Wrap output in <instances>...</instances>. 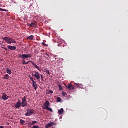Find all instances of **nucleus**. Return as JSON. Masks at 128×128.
<instances>
[{"instance_id": "obj_1", "label": "nucleus", "mask_w": 128, "mask_h": 128, "mask_svg": "<svg viewBox=\"0 0 128 128\" xmlns=\"http://www.w3.org/2000/svg\"><path fill=\"white\" fill-rule=\"evenodd\" d=\"M32 54H24L22 55L21 54H20L18 55V57L20 58H22V63L24 65H26V58H32Z\"/></svg>"}, {"instance_id": "obj_2", "label": "nucleus", "mask_w": 128, "mask_h": 128, "mask_svg": "<svg viewBox=\"0 0 128 128\" xmlns=\"http://www.w3.org/2000/svg\"><path fill=\"white\" fill-rule=\"evenodd\" d=\"M30 78L32 82V86L35 90H37L38 88V84H36V82L34 81L33 78L32 76H30Z\"/></svg>"}, {"instance_id": "obj_3", "label": "nucleus", "mask_w": 128, "mask_h": 128, "mask_svg": "<svg viewBox=\"0 0 128 128\" xmlns=\"http://www.w3.org/2000/svg\"><path fill=\"white\" fill-rule=\"evenodd\" d=\"M33 76L36 78V80H38L40 78V74L37 72H34L33 74H32Z\"/></svg>"}, {"instance_id": "obj_4", "label": "nucleus", "mask_w": 128, "mask_h": 128, "mask_svg": "<svg viewBox=\"0 0 128 128\" xmlns=\"http://www.w3.org/2000/svg\"><path fill=\"white\" fill-rule=\"evenodd\" d=\"M22 108L26 107V106H28V102L26 101V96L22 99Z\"/></svg>"}, {"instance_id": "obj_5", "label": "nucleus", "mask_w": 128, "mask_h": 128, "mask_svg": "<svg viewBox=\"0 0 128 128\" xmlns=\"http://www.w3.org/2000/svg\"><path fill=\"white\" fill-rule=\"evenodd\" d=\"M2 39L5 41V42L8 43L9 45H11L12 38H10L9 37H4Z\"/></svg>"}, {"instance_id": "obj_6", "label": "nucleus", "mask_w": 128, "mask_h": 128, "mask_svg": "<svg viewBox=\"0 0 128 128\" xmlns=\"http://www.w3.org/2000/svg\"><path fill=\"white\" fill-rule=\"evenodd\" d=\"M50 104L49 102V101H46V102L44 104L42 108L43 110H48V108L50 107Z\"/></svg>"}, {"instance_id": "obj_7", "label": "nucleus", "mask_w": 128, "mask_h": 128, "mask_svg": "<svg viewBox=\"0 0 128 128\" xmlns=\"http://www.w3.org/2000/svg\"><path fill=\"white\" fill-rule=\"evenodd\" d=\"M35 113V110H27V112L25 114L26 116H30Z\"/></svg>"}, {"instance_id": "obj_8", "label": "nucleus", "mask_w": 128, "mask_h": 128, "mask_svg": "<svg viewBox=\"0 0 128 128\" xmlns=\"http://www.w3.org/2000/svg\"><path fill=\"white\" fill-rule=\"evenodd\" d=\"M15 107L17 108H19L22 106V102L20 100H18V102H17L16 104L14 105Z\"/></svg>"}, {"instance_id": "obj_9", "label": "nucleus", "mask_w": 128, "mask_h": 128, "mask_svg": "<svg viewBox=\"0 0 128 128\" xmlns=\"http://www.w3.org/2000/svg\"><path fill=\"white\" fill-rule=\"evenodd\" d=\"M8 48L10 50H16V47L12 46H8Z\"/></svg>"}, {"instance_id": "obj_10", "label": "nucleus", "mask_w": 128, "mask_h": 128, "mask_svg": "<svg viewBox=\"0 0 128 128\" xmlns=\"http://www.w3.org/2000/svg\"><path fill=\"white\" fill-rule=\"evenodd\" d=\"M9 98V96H8L6 94H2V100H8Z\"/></svg>"}, {"instance_id": "obj_11", "label": "nucleus", "mask_w": 128, "mask_h": 128, "mask_svg": "<svg viewBox=\"0 0 128 128\" xmlns=\"http://www.w3.org/2000/svg\"><path fill=\"white\" fill-rule=\"evenodd\" d=\"M54 124H55L54 122H52L51 123H49L48 124H46V128H50V127L53 126H54Z\"/></svg>"}, {"instance_id": "obj_12", "label": "nucleus", "mask_w": 128, "mask_h": 128, "mask_svg": "<svg viewBox=\"0 0 128 128\" xmlns=\"http://www.w3.org/2000/svg\"><path fill=\"white\" fill-rule=\"evenodd\" d=\"M68 90H74V86L72 85V84H68V86H66Z\"/></svg>"}, {"instance_id": "obj_13", "label": "nucleus", "mask_w": 128, "mask_h": 128, "mask_svg": "<svg viewBox=\"0 0 128 128\" xmlns=\"http://www.w3.org/2000/svg\"><path fill=\"white\" fill-rule=\"evenodd\" d=\"M32 64L33 66H35L36 68L38 69V70L40 72H41V70H40V68H39L38 66L36 65V64H35L34 62H32Z\"/></svg>"}, {"instance_id": "obj_14", "label": "nucleus", "mask_w": 128, "mask_h": 128, "mask_svg": "<svg viewBox=\"0 0 128 128\" xmlns=\"http://www.w3.org/2000/svg\"><path fill=\"white\" fill-rule=\"evenodd\" d=\"M7 74H9L10 75H11L12 74V70L10 68H7L6 69Z\"/></svg>"}, {"instance_id": "obj_15", "label": "nucleus", "mask_w": 128, "mask_h": 128, "mask_svg": "<svg viewBox=\"0 0 128 128\" xmlns=\"http://www.w3.org/2000/svg\"><path fill=\"white\" fill-rule=\"evenodd\" d=\"M4 80H10V76H9V75H8V74H6L4 78Z\"/></svg>"}, {"instance_id": "obj_16", "label": "nucleus", "mask_w": 128, "mask_h": 128, "mask_svg": "<svg viewBox=\"0 0 128 128\" xmlns=\"http://www.w3.org/2000/svg\"><path fill=\"white\" fill-rule=\"evenodd\" d=\"M64 108H61L60 110H58V113L60 114H64Z\"/></svg>"}, {"instance_id": "obj_17", "label": "nucleus", "mask_w": 128, "mask_h": 128, "mask_svg": "<svg viewBox=\"0 0 128 128\" xmlns=\"http://www.w3.org/2000/svg\"><path fill=\"white\" fill-rule=\"evenodd\" d=\"M34 36H30L28 37V39L31 40H34Z\"/></svg>"}, {"instance_id": "obj_18", "label": "nucleus", "mask_w": 128, "mask_h": 128, "mask_svg": "<svg viewBox=\"0 0 128 128\" xmlns=\"http://www.w3.org/2000/svg\"><path fill=\"white\" fill-rule=\"evenodd\" d=\"M0 12H8V10H4V8H0Z\"/></svg>"}, {"instance_id": "obj_19", "label": "nucleus", "mask_w": 128, "mask_h": 128, "mask_svg": "<svg viewBox=\"0 0 128 128\" xmlns=\"http://www.w3.org/2000/svg\"><path fill=\"white\" fill-rule=\"evenodd\" d=\"M48 110L50 111V112H53L52 108H50V107H48Z\"/></svg>"}, {"instance_id": "obj_20", "label": "nucleus", "mask_w": 128, "mask_h": 128, "mask_svg": "<svg viewBox=\"0 0 128 128\" xmlns=\"http://www.w3.org/2000/svg\"><path fill=\"white\" fill-rule=\"evenodd\" d=\"M30 26L31 27H35L36 26V24L34 23H32V24H30Z\"/></svg>"}, {"instance_id": "obj_21", "label": "nucleus", "mask_w": 128, "mask_h": 128, "mask_svg": "<svg viewBox=\"0 0 128 128\" xmlns=\"http://www.w3.org/2000/svg\"><path fill=\"white\" fill-rule=\"evenodd\" d=\"M20 123L22 124H24L26 123V121L23 120H20Z\"/></svg>"}, {"instance_id": "obj_22", "label": "nucleus", "mask_w": 128, "mask_h": 128, "mask_svg": "<svg viewBox=\"0 0 128 128\" xmlns=\"http://www.w3.org/2000/svg\"><path fill=\"white\" fill-rule=\"evenodd\" d=\"M57 101H58V102H62V98H60V97H58L57 98Z\"/></svg>"}, {"instance_id": "obj_23", "label": "nucleus", "mask_w": 128, "mask_h": 128, "mask_svg": "<svg viewBox=\"0 0 128 128\" xmlns=\"http://www.w3.org/2000/svg\"><path fill=\"white\" fill-rule=\"evenodd\" d=\"M38 123V122H37V121H32V126H34V124H37Z\"/></svg>"}, {"instance_id": "obj_24", "label": "nucleus", "mask_w": 128, "mask_h": 128, "mask_svg": "<svg viewBox=\"0 0 128 128\" xmlns=\"http://www.w3.org/2000/svg\"><path fill=\"white\" fill-rule=\"evenodd\" d=\"M12 43H14V44H16V40H14L12 39L11 44H12Z\"/></svg>"}, {"instance_id": "obj_25", "label": "nucleus", "mask_w": 128, "mask_h": 128, "mask_svg": "<svg viewBox=\"0 0 128 128\" xmlns=\"http://www.w3.org/2000/svg\"><path fill=\"white\" fill-rule=\"evenodd\" d=\"M46 72L48 74V75H50V72L49 71V70H46Z\"/></svg>"}, {"instance_id": "obj_26", "label": "nucleus", "mask_w": 128, "mask_h": 128, "mask_svg": "<svg viewBox=\"0 0 128 128\" xmlns=\"http://www.w3.org/2000/svg\"><path fill=\"white\" fill-rule=\"evenodd\" d=\"M58 87H59L60 90H63V88H62L61 85H59Z\"/></svg>"}, {"instance_id": "obj_27", "label": "nucleus", "mask_w": 128, "mask_h": 128, "mask_svg": "<svg viewBox=\"0 0 128 128\" xmlns=\"http://www.w3.org/2000/svg\"><path fill=\"white\" fill-rule=\"evenodd\" d=\"M34 52L36 54H38L39 52H38V50H34Z\"/></svg>"}, {"instance_id": "obj_28", "label": "nucleus", "mask_w": 128, "mask_h": 128, "mask_svg": "<svg viewBox=\"0 0 128 128\" xmlns=\"http://www.w3.org/2000/svg\"><path fill=\"white\" fill-rule=\"evenodd\" d=\"M42 45L44 46H48V45H46V44L44 43V42H42Z\"/></svg>"}, {"instance_id": "obj_29", "label": "nucleus", "mask_w": 128, "mask_h": 128, "mask_svg": "<svg viewBox=\"0 0 128 128\" xmlns=\"http://www.w3.org/2000/svg\"><path fill=\"white\" fill-rule=\"evenodd\" d=\"M2 48L3 49H4V50H6V51L8 50V49H7V48H6V47L2 46Z\"/></svg>"}, {"instance_id": "obj_30", "label": "nucleus", "mask_w": 128, "mask_h": 128, "mask_svg": "<svg viewBox=\"0 0 128 128\" xmlns=\"http://www.w3.org/2000/svg\"><path fill=\"white\" fill-rule=\"evenodd\" d=\"M29 62H32V60H29L28 62H26V65L27 64H28Z\"/></svg>"}, {"instance_id": "obj_31", "label": "nucleus", "mask_w": 128, "mask_h": 128, "mask_svg": "<svg viewBox=\"0 0 128 128\" xmlns=\"http://www.w3.org/2000/svg\"><path fill=\"white\" fill-rule=\"evenodd\" d=\"M62 94L63 95V96H66V95H67L66 92H62Z\"/></svg>"}, {"instance_id": "obj_32", "label": "nucleus", "mask_w": 128, "mask_h": 128, "mask_svg": "<svg viewBox=\"0 0 128 128\" xmlns=\"http://www.w3.org/2000/svg\"><path fill=\"white\" fill-rule=\"evenodd\" d=\"M40 76H41V78H42V81H44L43 75H40Z\"/></svg>"}, {"instance_id": "obj_33", "label": "nucleus", "mask_w": 128, "mask_h": 128, "mask_svg": "<svg viewBox=\"0 0 128 128\" xmlns=\"http://www.w3.org/2000/svg\"><path fill=\"white\" fill-rule=\"evenodd\" d=\"M49 92L50 94H54V91H52V90H50Z\"/></svg>"}, {"instance_id": "obj_34", "label": "nucleus", "mask_w": 128, "mask_h": 128, "mask_svg": "<svg viewBox=\"0 0 128 128\" xmlns=\"http://www.w3.org/2000/svg\"><path fill=\"white\" fill-rule=\"evenodd\" d=\"M33 128H39L38 126H33Z\"/></svg>"}, {"instance_id": "obj_35", "label": "nucleus", "mask_w": 128, "mask_h": 128, "mask_svg": "<svg viewBox=\"0 0 128 128\" xmlns=\"http://www.w3.org/2000/svg\"><path fill=\"white\" fill-rule=\"evenodd\" d=\"M0 128H4V126H0Z\"/></svg>"}, {"instance_id": "obj_36", "label": "nucleus", "mask_w": 128, "mask_h": 128, "mask_svg": "<svg viewBox=\"0 0 128 128\" xmlns=\"http://www.w3.org/2000/svg\"><path fill=\"white\" fill-rule=\"evenodd\" d=\"M46 56H50L48 55V53H46Z\"/></svg>"}, {"instance_id": "obj_37", "label": "nucleus", "mask_w": 128, "mask_h": 128, "mask_svg": "<svg viewBox=\"0 0 128 128\" xmlns=\"http://www.w3.org/2000/svg\"><path fill=\"white\" fill-rule=\"evenodd\" d=\"M75 84L78 85V84Z\"/></svg>"}, {"instance_id": "obj_38", "label": "nucleus", "mask_w": 128, "mask_h": 128, "mask_svg": "<svg viewBox=\"0 0 128 128\" xmlns=\"http://www.w3.org/2000/svg\"><path fill=\"white\" fill-rule=\"evenodd\" d=\"M0 45H1V43H0Z\"/></svg>"}, {"instance_id": "obj_39", "label": "nucleus", "mask_w": 128, "mask_h": 128, "mask_svg": "<svg viewBox=\"0 0 128 128\" xmlns=\"http://www.w3.org/2000/svg\"><path fill=\"white\" fill-rule=\"evenodd\" d=\"M32 128H34V127H32Z\"/></svg>"}]
</instances>
